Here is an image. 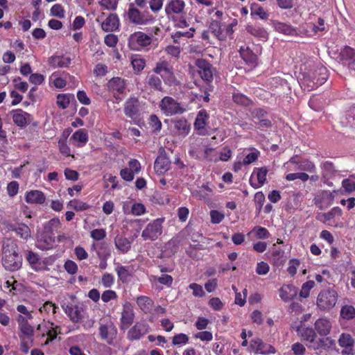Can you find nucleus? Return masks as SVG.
Returning a JSON list of instances; mask_svg holds the SVG:
<instances>
[{
	"instance_id": "obj_1",
	"label": "nucleus",
	"mask_w": 355,
	"mask_h": 355,
	"mask_svg": "<svg viewBox=\"0 0 355 355\" xmlns=\"http://www.w3.org/2000/svg\"><path fill=\"white\" fill-rule=\"evenodd\" d=\"M17 243L12 239H7L3 244L2 264L6 270L17 271L22 266V257L18 252Z\"/></svg>"
},
{
	"instance_id": "obj_2",
	"label": "nucleus",
	"mask_w": 355,
	"mask_h": 355,
	"mask_svg": "<svg viewBox=\"0 0 355 355\" xmlns=\"http://www.w3.org/2000/svg\"><path fill=\"white\" fill-rule=\"evenodd\" d=\"M327 69L322 66H318L314 71L303 72L302 84L308 90H312L318 85H322L327 80Z\"/></svg>"
},
{
	"instance_id": "obj_3",
	"label": "nucleus",
	"mask_w": 355,
	"mask_h": 355,
	"mask_svg": "<svg viewBox=\"0 0 355 355\" xmlns=\"http://www.w3.org/2000/svg\"><path fill=\"white\" fill-rule=\"evenodd\" d=\"M126 17L129 22L136 26L150 25L155 21V17L148 10L141 11L135 4H130Z\"/></svg>"
},
{
	"instance_id": "obj_4",
	"label": "nucleus",
	"mask_w": 355,
	"mask_h": 355,
	"mask_svg": "<svg viewBox=\"0 0 355 355\" xmlns=\"http://www.w3.org/2000/svg\"><path fill=\"white\" fill-rule=\"evenodd\" d=\"M153 71L157 75H160L166 85H177L178 84V81L174 75L173 67L166 60L157 62Z\"/></svg>"
},
{
	"instance_id": "obj_5",
	"label": "nucleus",
	"mask_w": 355,
	"mask_h": 355,
	"mask_svg": "<svg viewBox=\"0 0 355 355\" xmlns=\"http://www.w3.org/2000/svg\"><path fill=\"white\" fill-rule=\"evenodd\" d=\"M297 331L303 340L309 342L308 347L318 349L324 345L325 339L318 338L316 340V334L311 327L302 326ZM326 340L329 341L331 344L334 343V341L329 338H327Z\"/></svg>"
},
{
	"instance_id": "obj_6",
	"label": "nucleus",
	"mask_w": 355,
	"mask_h": 355,
	"mask_svg": "<svg viewBox=\"0 0 355 355\" xmlns=\"http://www.w3.org/2000/svg\"><path fill=\"white\" fill-rule=\"evenodd\" d=\"M337 300L338 294L335 290H322L318 295L316 305L321 311H329L336 305Z\"/></svg>"
},
{
	"instance_id": "obj_7",
	"label": "nucleus",
	"mask_w": 355,
	"mask_h": 355,
	"mask_svg": "<svg viewBox=\"0 0 355 355\" xmlns=\"http://www.w3.org/2000/svg\"><path fill=\"white\" fill-rule=\"evenodd\" d=\"M161 111L167 116L183 114L186 109L175 99L171 96H164L159 104Z\"/></svg>"
},
{
	"instance_id": "obj_8",
	"label": "nucleus",
	"mask_w": 355,
	"mask_h": 355,
	"mask_svg": "<svg viewBox=\"0 0 355 355\" xmlns=\"http://www.w3.org/2000/svg\"><path fill=\"white\" fill-rule=\"evenodd\" d=\"M164 218H157L149 223L142 231L141 237L144 241H155L162 234Z\"/></svg>"
},
{
	"instance_id": "obj_9",
	"label": "nucleus",
	"mask_w": 355,
	"mask_h": 355,
	"mask_svg": "<svg viewBox=\"0 0 355 355\" xmlns=\"http://www.w3.org/2000/svg\"><path fill=\"white\" fill-rule=\"evenodd\" d=\"M151 42V37L141 31L135 32L130 35L128 39V44L133 50H139L146 47L150 45Z\"/></svg>"
},
{
	"instance_id": "obj_10",
	"label": "nucleus",
	"mask_w": 355,
	"mask_h": 355,
	"mask_svg": "<svg viewBox=\"0 0 355 355\" xmlns=\"http://www.w3.org/2000/svg\"><path fill=\"white\" fill-rule=\"evenodd\" d=\"M55 239L50 227H45L44 230L37 235L36 246L42 250H48L53 248Z\"/></svg>"
},
{
	"instance_id": "obj_11",
	"label": "nucleus",
	"mask_w": 355,
	"mask_h": 355,
	"mask_svg": "<svg viewBox=\"0 0 355 355\" xmlns=\"http://www.w3.org/2000/svg\"><path fill=\"white\" fill-rule=\"evenodd\" d=\"M117 333V329L112 321H109L105 324H101L99 327L101 338L106 341L108 345L114 344Z\"/></svg>"
},
{
	"instance_id": "obj_12",
	"label": "nucleus",
	"mask_w": 355,
	"mask_h": 355,
	"mask_svg": "<svg viewBox=\"0 0 355 355\" xmlns=\"http://www.w3.org/2000/svg\"><path fill=\"white\" fill-rule=\"evenodd\" d=\"M150 329V327L146 322H137L128 331L127 338L130 341L139 340L147 334Z\"/></svg>"
},
{
	"instance_id": "obj_13",
	"label": "nucleus",
	"mask_w": 355,
	"mask_h": 355,
	"mask_svg": "<svg viewBox=\"0 0 355 355\" xmlns=\"http://www.w3.org/2000/svg\"><path fill=\"white\" fill-rule=\"evenodd\" d=\"M196 66L198 74L204 81L209 83L213 80L215 69L209 62L204 59H198L196 61Z\"/></svg>"
},
{
	"instance_id": "obj_14",
	"label": "nucleus",
	"mask_w": 355,
	"mask_h": 355,
	"mask_svg": "<svg viewBox=\"0 0 355 355\" xmlns=\"http://www.w3.org/2000/svg\"><path fill=\"white\" fill-rule=\"evenodd\" d=\"M185 6L184 0H168L165 6V14L168 18L182 15L184 12Z\"/></svg>"
},
{
	"instance_id": "obj_15",
	"label": "nucleus",
	"mask_w": 355,
	"mask_h": 355,
	"mask_svg": "<svg viewBox=\"0 0 355 355\" xmlns=\"http://www.w3.org/2000/svg\"><path fill=\"white\" fill-rule=\"evenodd\" d=\"M141 110V103L139 99L135 96L128 98L123 105V112L125 115L130 119H134L139 114Z\"/></svg>"
},
{
	"instance_id": "obj_16",
	"label": "nucleus",
	"mask_w": 355,
	"mask_h": 355,
	"mask_svg": "<svg viewBox=\"0 0 355 355\" xmlns=\"http://www.w3.org/2000/svg\"><path fill=\"white\" fill-rule=\"evenodd\" d=\"M62 306L65 313L73 323L80 322L84 318L85 310L82 306L67 304Z\"/></svg>"
},
{
	"instance_id": "obj_17",
	"label": "nucleus",
	"mask_w": 355,
	"mask_h": 355,
	"mask_svg": "<svg viewBox=\"0 0 355 355\" xmlns=\"http://www.w3.org/2000/svg\"><path fill=\"white\" fill-rule=\"evenodd\" d=\"M37 330L40 331L42 336L46 335L48 338L45 344H48L49 341L54 340L57 336L60 334V327L54 326V324L50 322H45L37 326Z\"/></svg>"
},
{
	"instance_id": "obj_18",
	"label": "nucleus",
	"mask_w": 355,
	"mask_h": 355,
	"mask_svg": "<svg viewBox=\"0 0 355 355\" xmlns=\"http://www.w3.org/2000/svg\"><path fill=\"white\" fill-rule=\"evenodd\" d=\"M334 195L329 191H320L314 198V203L320 210L326 209L332 204Z\"/></svg>"
},
{
	"instance_id": "obj_19",
	"label": "nucleus",
	"mask_w": 355,
	"mask_h": 355,
	"mask_svg": "<svg viewBox=\"0 0 355 355\" xmlns=\"http://www.w3.org/2000/svg\"><path fill=\"white\" fill-rule=\"evenodd\" d=\"M267 173L266 167L255 168L250 179L251 186L254 189L260 188L266 182Z\"/></svg>"
},
{
	"instance_id": "obj_20",
	"label": "nucleus",
	"mask_w": 355,
	"mask_h": 355,
	"mask_svg": "<svg viewBox=\"0 0 355 355\" xmlns=\"http://www.w3.org/2000/svg\"><path fill=\"white\" fill-rule=\"evenodd\" d=\"M340 62L349 68H354L355 66V49L350 46H345L340 52Z\"/></svg>"
},
{
	"instance_id": "obj_21",
	"label": "nucleus",
	"mask_w": 355,
	"mask_h": 355,
	"mask_svg": "<svg viewBox=\"0 0 355 355\" xmlns=\"http://www.w3.org/2000/svg\"><path fill=\"white\" fill-rule=\"evenodd\" d=\"M16 320L18 322L19 329L21 332L19 337H33L34 329L28 323V320L29 319L21 315H18Z\"/></svg>"
},
{
	"instance_id": "obj_22",
	"label": "nucleus",
	"mask_w": 355,
	"mask_h": 355,
	"mask_svg": "<svg viewBox=\"0 0 355 355\" xmlns=\"http://www.w3.org/2000/svg\"><path fill=\"white\" fill-rule=\"evenodd\" d=\"M107 88L116 96V94H122L125 92L126 85L125 80L121 78L114 77L108 81Z\"/></svg>"
},
{
	"instance_id": "obj_23",
	"label": "nucleus",
	"mask_w": 355,
	"mask_h": 355,
	"mask_svg": "<svg viewBox=\"0 0 355 355\" xmlns=\"http://www.w3.org/2000/svg\"><path fill=\"white\" fill-rule=\"evenodd\" d=\"M171 162L164 153L159 154L156 158L154 168L158 175H162L170 168Z\"/></svg>"
},
{
	"instance_id": "obj_24",
	"label": "nucleus",
	"mask_w": 355,
	"mask_h": 355,
	"mask_svg": "<svg viewBox=\"0 0 355 355\" xmlns=\"http://www.w3.org/2000/svg\"><path fill=\"white\" fill-rule=\"evenodd\" d=\"M250 347L255 350V353L265 355L275 353V349L272 345L263 343L260 338L251 340Z\"/></svg>"
},
{
	"instance_id": "obj_25",
	"label": "nucleus",
	"mask_w": 355,
	"mask_h": 355,
	"mask_svg": "<svg viewBox=\"0 0 355 355\" xmlns=\"http://www.w3.org/2000/svg\"><path fill=\"white\" fill-rule=\"evenodd\" d=\"M119 25L120 22L117 15L111 13L101 23V28L105 32H114L119 29Z\"/></svg>"
},
{
	"instance_id": "obj_26",
	"label": "nucleus",
	"mask_w": 355,
	"mask_h": 355,
	"mask_svg": "<svg viewBox=\"0 0 355 355\" xmlns=\"http://www.w3.org/2000/svg\"><path fill=\"white\" fill-rule=\"evenodd\" d=\"M12 120L15 125L23 128L31 123L32 117L31 114L21 110H16L12 112Z\"/></svg>"
},
{
	"instance_id": "obj_27",
	"label": "nucleus",
	"mask_w": 355,
	"mask_h": 355,
	"mask_svg": "<svg viewBox=\"0 0 355 355\" xmlns=\"http://www.w3.org/2000/svg\"><path fill=\"white\" fill-rule=\"evenodd\" d=\"M245 30L249 34L259 38L261 41H266L268 39L267 31L259 25L248 24L245 26Z\"/></svg>"
},
{
	"instance_id": "obj_28",
	"label": "nucleus",
	"mask_w": 355,
	"mask_h": 355,
	"mask_svg": "<svg viewBox=\"0 0 355 355\" xmlns=\"http://www.w3.org/2000/svg\"><path fill=\"white\" fill-rule=\"evenodd\" d=\"M135 314L130 305H125L121 313V329H125L129 327L133 322Z\"/></svg>"
},
{
	"instance_id": "obj_29",
	"label": "nucleus",
	"mask_w": 355,
	"mask_h": 355,
	"mask_svg": "<svg viewBox=\"0 0 355 355\" xmlns=\"http://www.w3.org/2000/svg\"><path fill=\"white\" fill-rule=\"evenodd\" d=\"M25 200L29 204L42 205L46 200V196L41 191L31 190L26 193Z\"/></svg>"
},
{
	"instance_id": "obj_30",
	"label": "nucleus",
	"mask_w": 355,
	"mask_h": 355,
	"mask_svg": "<svg viewBox=\"0 0 355 355\" xmlns=\"http://www.w3.org/2000/svg\"><path fill=\"white\" fill-rule=\"evenodd\" d=\"M298 289L293 285H284L279 289V297L284 302L294 299L297 295Z\"/></svg>"
},
{
	"instance_id": "obj_31",
	"label": "nucleus",
	"mask_w": 355,
	"mask_h": 355,
	"mask_svg": "<svg viewBox=\"0 0 355 355\" xmlns=\"http://www.w3.org/2000/svg\"><path fill=\"white\" fill-rule=\"evenodd\" d=\"M26 259L34 270L41 271L44 268V266L42 263L40 258L37 253L28 250L26 253Z\"/></svg>"
},
{
	"instance_id": "obj_32",
	"label": "nucleus",
	"mask_w": 355,
	"mask_h": 355,
	"mask_svg": "<svg viewBox=\"0 0 355 355\" xmlns=\"http://www.w3.org/2000/svg\"><path fill=\"white\" fill-rule=\"evenodd\" d=\"M315 329L320 336H327L330 333L331 323L326 318H319L315 322Z\"/></svg>"
},
{
	"instance_id": "obj_33",
	"label": "nucleus",
	"mask_w": 355,
	"mask_h": 355,
	"mask_svg": "<svg viewBox=\"0 0 355 355\" xmlns=\"http://www.w3.org/2000/svg\"><path fill=\"white\" fill-rule=\"evenodd\" d=\"M146 84L155 91L162 92L163 87L161 78L155 73L148 74L146 78Z\"/></svg>"
},
{
	"instance_id": "obj_34",
	"label": "nucleus",
	"mask_w": 355,
	"mask_h": 355,
	"mask_svg": "<svg viewBox=\"0 0 355 355\" xmlns=\"http://www.w3.org/2000/svg\"><path fill=\"white\" fill-rule=\"evenodd\" d=\"M174 129L179 135L186 137L189 133L191 127L185 119H180L174 121Z\"/></svg>"
},
{
	"instance_id": "obj_35",
	"label": "nucleus",
	"mask_w": 355,
	"mask_h": 355,
	"mask_svg": "<svg viewBox=\"0 0 355 355\" xmlns=\"http://www.w3.org/2000/svg\"><path fill=\"white\" fill-rule=\"evenodd\" d=\"M49 64L53 67H67L70 65L71 59L67 56L55 55L49 58Z\"/></svg>"
},
{
	"instance_id": "obj_36",
	"label": "nucleus",
	"mask_w": 355,
	"mask_h": 355,
	"mask_svg": "<svg viewBox=\"0 0 355 355\" xmlns=\"http://www.w3.org/2000/svg\"><path fill=\"white\" fill-rule=\"evenodd\" d=\"M208 119L209 115L207 111L205 110H200L195 119L194 128L200 131L204 130Z\"/></svg>"
},
{
	"instance_id": "obj_37",
	"label": "nucleus",
	"mask_w": 355,
	"mask_h": 355,
	"mask_svg": "<svg viewBox=\"0 0 355 355\" xmlns=\"http://www.w3.org/2000/svg\"><path fill=\"white\" fill-rule=\"evenodd\" d=\"M114 244L117 250L121 253H126L131 247V242L125 237L116 236L114 239Z\"/></svg>"
},
{
	"instance_id": "obj_38",
	"label": "nucleus",
	"mask_w": 355,
	"mask_h": 355,
	"mask_svg": "<svg viewBox=\"0 0 355 355\" xmlns=\"http://www.w3.org/2000/svg\"><path fill=\"white\" fill-rule=\"evenodd\" d=\"M272 26L276 31L284 35H291L295 33V29L288 24L273 21Z\"/></svg>"
},
{
	"instance_id": "obj_39",
	"label": "nucleus",
	"mask_w": 355,
	"mask_h": 355,
	"mask_svg": "<svg viewBox=\"0 0 355 355\" xmlns=\"http://www.w3.org/2000/svg\"><path fill=\"white\" fill-rule=\"evenodd\" d=\"M71 139L78 142L77 146L83 147L88 141L87 132L85 129H79L72 135Z\"/></svg>"
},
{
	"instance_id": "obj_40",
	"label": "nucleus",
	"mask_w": 355,
	"mask_h": 355,
	"mask_svg": "<svg viewBox=\"0 0 355 355\" xmlns=\"http://www.w3.org/2000/svg\"><path fill=\"white\" fill-rule=\"evenodd\" d=\"M137 304L144 312L148 313L151 310L153 302L150 297L141 295L137 297Z\"/></svg>"
},
{
	"instance_id": "obj_41",
	"label": "nucleus",
	"mask_w": 355,
	"mask_h": 355,
	"mask_svg": "<svg viewBox=\"0 0 355 355\" xmlns=\"http://www.w3.org/2000/svg\"><path fill=\"white\" fill-rule=\"evenodd\" d=\"M250 11L252 16H257L262 20H267L269 14L266 12L264 9L258 3H253L250 6Z\"/></svg>"
},
{
	"instance_id": "obj_42",
	"label": "nucleus",
	"mask_w": 355,
	"mask_h": 355,
	"mask_svg": "<svg viewBox=\"0 0 355 355\" xmlns=\"http://www.w3.org/2000/svg\"><path fill=\"white\" fill-rule=\"evenodd\" d=\"M202 147H205V143L203 142V140H196L195 143L191 145L189 153L192 157L198 158L200 157L201 152L202 151Z\"/></svg>"
},
{
	"instance_id": "obj_43",
	"label": "nucleus",
	"mask_w": 355,
	"mask_h": 355,
	"mask_svg": "<svg viewBox=\"0 0 355 355\" xmlns=\"http://www.w3.org/2000/svg\"><path fill=\"white\" fill-rule=\"evenodd\" d=\"M16 234L24 240L31 237V232L29 227L26 224L21 223L13 229Z\"/></svg>"
},
{
	"instance_id": "obj_44",
	"label": "nucleus",
	"mask_w": 355,
	"mask_h": 355,
	"mask_svg": "<svg viewBox=\"0 0 355 355\" xmlns=\"http://www.w3.org/2000/svg\"><path fill=\"white\" fill-rule=\"evenodd\" d=\"M338 345L341 348L354 346L355 340L349 334L343 333L338 338Z\"/></svg>"
},
{
	"instance_id": "obj_45",
	"label": "nucleus",
	"mask_w": 355,
	"mask_h": 355,
	"mask_svg": "<svg viewBox=\"0 0 355 355\" xmlns=\"http://www.w3.org/2000/svg\"><path fill=\"white\" fill-rule=\"evenodd\" d=\"M340 316L347 320L355 318V308L352 305H345L341 308Z\"/></svg>"
},
{
	"instance_id": "obj_46",
	"label": "nucleus",
	"mask_w": 355,
	"mask_h": 355,
	"mask_svg": "<svg viewBox=\"0 0 355 355\" xmlns=\"http://www.w3.org/2000/svg\"><path fill=\"white\" fill-rule=\"evenodd\" d=\"M322 175L324 178H329L334 175L336 170L332 162L327 161L321 166Z\"/></svg>"
},
{
	"instance_id": "obj_47",
	"label": "nucleus",
	"mask_w": 355,
	"mask_h": 355,
	"mask_svg": "<svg viewBox=\"0 0 355 355\" xmlns=\"http://www.w3.org/2000/svg\"><path fill=\"white\" fill-rule=\"evenodd\" d=\"M68 207L73 209L77 211H82L88 209L90 206L86 202L78 200H72L69 202Z\"/></svg>"
},
{
	"instance_id": "obj_48",
	"label": "nucleus",
	"mask_w": 355,
	"mask_h": 355,
	"mask_svg": "<svg viewBox=\"0 0 355 355\" xmlns=\"http://www.w3.org/2000/svg\"><path fill=\"white\" fill-rule=\"evenodd\" d=\"M297 170L304 171L309 173H314L316 171L315 164L307 159L302 160L298 164V166L296 168Z\"/></svg>"
},
{
	"instance_id": "obj_49",
	"label": "nucleus",
	"mask_w": 355,
	"mask_h": 355,
	"mask_svg": "<svg viewBox=\"0 0 355 355\" xmlns=\"http://www.w3.org/2000/svg\"><path fill=\"white\" fill-rule=\"evenodd\" d=\"M233 101L236 104L248 106L252 103L251 100L245 95L241 93H235L233 94Z\"/></svg>"
},
{
	"instance_id": "obj_50",
	"label": "nucleus",
	"mask_w": 355,
	"mask_h": 355,
	"mask_svg": "<svg viewBox=\"0 0 355 355\" xmlns=\"http://www.w3.org/2000/svg\"><path fill=\"white\" fill-rule=\"evenodd\" d=\"M71 96L67 94H58L57 96V105L60 108L66 109L70 103ZM73 98V96H72Z\"/></svg>"
},
{
	"instance_id": "obj_51",
	"label": "nucleus",
	"mask_w": 355,
	"mask_h": 355,
	"mask_svg": "<svg viewBox=\"0 0 355 355\" xmlns=\"http://www.w3.org/2000/svg\"><path fill=\"white\" fill-rule=\"evenodd\" d=\"M315 282L313 280L304 283L300 292V296L302 298H307L309 296L310 291L315 286Z\"/></svg>"
},
{
	"instance_id": "obj_52",
	"label": "nucleus",
	"mask_w": 355,
	"mask_h": 355,
	"mask_svg": "<svg viewBox=\"0 0 355 355\" xmlns=\"http://www.w3.org/2000/svg\"><path fill=\"white\" fill-rule=\"evenodd\" d=\"M189 338L185 334H178L173 337L172 343L173 345L182 346L189 343Z\"/></svg>"
},
{
	"instance_id": "obj_53",
	"label": "nucleus",
	"mask_w": 355,
	"mask_h": 355,
	"mask_svg": "<svg viewBox=\"0 0 355 355\" xmlns=\"http://www.w3.org/2000/svg\"><path fill=\"white\" fill-rule=\"evenodd\" d=\"M21 340L20 349L24 354H27L33 345V337H19Z\"/></svg>"
},
{
	"instance_id": "obj_54",
	"label": "nucleus",
	"mask_w": 355,
	"mask_h": 355,
	"mask_svg": "<svg viewBox=\"0 0 355 355\" xmlns=\"http://www.w3.org/2000/svg\"><path fill=\"white\" fill-rule=\"evenodd\" d=\"M20 286L21 284L13 279L6 281L4 284V288L8 289V292L12 293V295L17 294V291L19 290Z\"/></svg>"
},
{
	"instance_id": "obj_55",
	"label": "nucleus",
	"mask_w": 355,
	"mask_h": 355,
	"mask_svg": "<svg viewBox=\"0 0 355 355\" xmlns=\"http://www.w3.org/2000/svg\"><path fill=\"white\" fill-rule=\"evenodd\" d=\"M168 19L172 21L174 23L175 26L178 28H183L189 26V24L183 15L174 16L172 18Z\"/></svg>"
},
{
	"instance_id": "obj_56",
	"label": "nucleus",
	"mask_w": 355,
	"mask_h": 355,
	"mask_svg": "<svg viewBox=\"0 0 355 355\" xmlns=\"http://www.w3.org/2000/svg\"><path fill=\"white\" fill-rule=\"evenodd\" d=\"M296 179H300L304 182L309 179V175L303 172L288 173L286 175V180L288 181H293Z\"/></svg>"
},
{
	"instance_id": "obj_57",
	"label": "nucleus",
	"mask_w": 355,
	"mask_h": 355,
	"mask_svg": "<svg viewBox=\"0 0 355 355\" xmlns=\"http://www.w3.org/2000/svg\"><path fill=\"white\" fill-rule=\"evenodd\" d=\"M57 308L58 307L55 304L47 301L43 304L42 307L40 308L39 310L41 313H46L47 314H50L51 313L52 315H54L56 313Z\"/></svg>"
},
{
	"instance_id": "obj_58",
	"label": "nucleus",
	"mask_w": 355,
	"mask_h": 355,
	"mask_svg": "<svg viewBox=\"0 0 355 355\" xmlns=\"http://www.w3.org/2000/svg\"><path fill=\"white\" fill-rule=\"evenodd\" d=\"M115 271L116 272L119 278L123 282H125L128 280L129 272L126 267L118 265L115 268Z\"/></svg>"
},
{
	"instance_id": "obj_59",
	"label": "nucleus",
	"mask_w": 355,
	"mask_h": 355,
	"mask_svg": "<svg viewBox=\"0 0 355 355\" xmlns=\"http://www.w3.org/2000/svg\"><path fill=\"white\" fill-rule=\"evenodd\" d=\"M52 16L62 19L64 17V10L61 4H55L51 8Z\"/></svg>"
},
{
	"instance_id": "obj_60",
	"label": "nucleus",
	"mask_w": 355,
	"mask_h": 355,
	"mask_svg": "<svg viewBox=\"0 0 355 355\" xmlns=\"http://www.w3.org/2000/svg\"><path fill=\"white\" fill-rule=\"evenodd\" d=\"M149 124L154 132H159L162 129V123L156 115H150Z\"/></svg>"
},
{
	"instance_id": "obj_61",
	"label": "nucleus",
	"mask_w": 355,
	"mask_h": 355,
	"mask_svg": "<svg viewBox=\"0 0 355 355\" xmlns=\"http://www.w3.org/2000/svg\"><path fill=\"white\" fill-rule=\"evenodd\" d=\"M146 213V207L142 203L135 202L131 207V214L134 216H141Z\"/></svg>"
},
{
	"instance_id": "obj_62",
	"label": "nucleus",
	"mask_w": 355,
	"mask_h": 355,
	"mask_svg": "<svg viewBox=\"0 0 355 355\" xmlns=\"http://www.w3.org/2000/svg\"><path fill=\"white\" fill-rule=\"evenodd\" d=\"M300 261L299 259H291L289 260L287 271L292 277L296 274L297 268L300 266Z\"/></svg>"
},
{
	"instance_id": "obj_63",
	"label": "nucleus",
	"mask_w": 355,
	"mask_h": 355,
	"mask_svg": "<svg viewBox=\"0 0 355 355\" xmlns=\"http://www.w3.org/2000/svg\"><path fill=\"white\" fill-rule=\"evenodd\" d=\"M209 28L211 33L217 37H219L222 33L220 23L219 21L212 20L210 22Z\"/></svg>"
},
{
	"instance_id": "obj_64",
	"label": "nucleus",
	"mask_w": 355,
	"mask_h": 355,
	"mask_svg": "<svg viewBox=\"0 0 355 355\" xmlns=\"http://www.w3.org/2000/svg\"><path fill=\"white\" fill-rule=\"evenodd\" d=\"M346 120L349 125L355 128V104L347 110Z\"/></svg>"
}]
</instances>
